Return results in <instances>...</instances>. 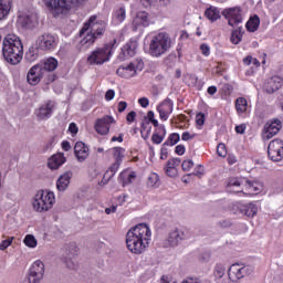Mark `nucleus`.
Wrapping results in <instances>:
<instances>
[{"label": "nucleus", "instance_id": "36", "mask_svg": "<svg viewBox=\"0 0 283 283\" xmlns=\"http://www.w3.org/2000/svg\"><path fill=\"white\" fill-rule=\"evenodd\" d=\"M113 19L116 23H123V21L127 19V11L125 10V7H120L117 10H115Z\"/></svg>", "mask_w": 283, "mask_h": 283}, {"label": "nucleus", "instance_id": "10", "mask_svg": "<svg viewBox=\"0 0 283 283\" xmlns=\"http://www.w3.org/2000/svg\"><path fill=\"white\" fill-rule=\"evenodd\" d=\"M35 43L39 50H43L44 52H52L56 50L59 45V36L51 33H44L38 36Z\"/></svg>", "mask_w": 283, "mask_h": 283}, {"label": "nucleus", "instance_id": "46", "mask_svg": "<svg viewBox=\"0 0 283 283\" xmlns=\"http://www.w3.org/2000/svg\"><path fill=\"white\" fill-rule=\"evenodd\" d=\"M120 167V161H115L109 169L106 171V176H115Z\"/></svg>", "mask_w": 283, "mask_h": 283}, {"label": "nucleus", "instance_id": "50", "mask_svg": "<svg viewBox=\"0 0 283 283\" xmlns=\"http://www.w3.org/2000/svg\"><path fill=\"white\" fill-rule=\"evenodd\" d=\"M217 154L221 158L227 157V146L224 144H219L217 147Z\"/></svg>", "mask_w": 283, "mask_h": 283}, {"label": "nucleus", "instance_id": "7", "mask_svg": "<svg viewBox=\"0 0 283 283\" xmlns=\"http://www.w3.org/2000/svg\"><path fill=\"white\" fill-rule=\"evenodd\" d=\"M56 202V196L50 190H39L33 198V209L38 213L50 211Z\"/></svg>", "mask_w": 283, "mask_h": 283}, {"label": "nucleus", "instance_id": "37", "mask_svg": "<svg viewBox=\"0 0 283 283\" xmlns=\"http://www.w3.org/2000/svg\"><path fill=\"white\" fill-rule=\"evenodd\" d=\"M39 59V46H31L25 53V60L29 61V63H34Z\"/></svg>", "mask_w": 283, "mask_h": 283}, {"label": "nucleus", "instance_id": "59", "mask_svg": "<svg viewBox=\"0 0 283 283\" xmlns=\"http://www.w3.org/2000/svg\"><path fill=\"white\" fill-rule=\"evenodd\" d=\"M138 104L140 105V107H149V98L147 97H140L138 99Z\"/></svg>", "mask_w": 283, "mask_h": 283}, {"label": "nucleus", "instance_id": "38", "mask_svg": "<svg viewBox=\"0 0 283 283\" xmlns=\"http://www.w3.org/2000/svg\"><path fill=\"white\" fill-rule=\"evenodd\" d=\"M113 158H115V163H123V158H125V148L123 147H114L111 149Z\"/></svg>", "mask_w": 283, "mask_h": 283}, {"label": "nucleus", "instance_id": "53", "mask_svg": "<svg viewBox=\"0 0 283 283\" xmlns=\"http://www.w3.org/2000/svg\"><path fill=\"white\" fill-rule=\"evenodd\" d=\"M196 138V134H191L189 132H184L181 135V140L187 142V140H193Z\"/></svg>", "mask_w": 283, "mask_h": 283}, {"label": "nucleus", "instance_id": "41", "mask_svg": "<svg viewBox=\"0 0 283 283\" xmlns=\"http://www.w3.org/2000/svg\"><path fill=\"white\" fill-rule=\"evenodd\" d=\"M180 143V134L172 133L168 136L167 140L164 143V146L174 147V145H178Z\"/></svg>", "mask_w": 283, "mask_h": 283}, {"label": "nucleus", "instance_id": "62", "mask_svg": "<svg viewBox=\"0 0 283 283\" xmlns=\"http://www.w3.org/2000/svg\"><path fill=\"white\" fill-rule=\"evenodd\" d=\"M126 120L128 123H134L136 120V112L132 111L130 113L127 114Z\"/></svg>", "mask_w": 283, "mask_h": 283}, {"label": "nucleus", "instance_id": "31", "mask_svg": "<svg viewBox=\"0 0 283 283\" xmlns=\"http://www.w3.org/2000/svg\"><path fill=\"white\" fill-rule=\"evenodd\" d=\"M12 10V0H0V21L7 19Z\"/></svg>", "mask_w": 283, "mask_h": 283}, {"label": "nucleus", "instance_id": "45", "mask_svg": "<svg viewBox=\"0 0 283 283\" xmlns=\"http://www.w3.org/2000/svg\"><path fill=\"white\" fill-rule=\"evenodd\" d=\"M159 180H160V177L158 176V174L151 172L148 177V187H156Z\"/></svg>", "mask_w": 283, "mask_h": 283}, {"label": "nucleus", "instance_id": "48", "mask_svg": "<svg viewBox=\"0 0 283 283\" xmlns=\"http://www.w3.org/2000/svg\"><path fill=\"white\" fill-rule=\"evenodd\" d=\"M182 171H191L193 169V160L187 159L181 164Z\"/></svg>", "mask_w": 283, "mask_h": 283}, {"label": "nucleus", "instance_id": "42", "mask_svg": "<svg viewBox=\"0 0 283 283\" xmlns=\"http://www.w3.org/2000/svg\"><path fill=\"white\" fill-rule=\"evenodd\" d=\"M23 243L29 249H36L39 241H36V238L34 237V234H27L23 239Z\"/></svg>", "mask_w": 283, "mask_h": 283}, {"label": "nucleus", "instance_id": "51", "mask_svg": "<svg viewBox=\"0 0 283 283\" xmlns=\"http://www.w3.org/2000/svg\"><path fill=\"white\" fill-rule=\"evenodd\" d=\"M185 151H187V148L182 144L177 145L175 148V154H177V156H185Z\"/></svg>", "mask_w": 283, "mask_h": 283}, {"label": "nucleus", "instance_id": "20", "mask_svg": "<svg viewBox=\"0 0 283 283\" xmlns=\"http://www.w3.org/2000/svg\"><path fill=\"white\" fill-rule=\"evenodd\" d=\"M74 155L77 163H85L90 158V147L83 142H77L74 146Z\"/></svg>", "mask_w": 283, "mask_h": 283}, {"label": "nucleus", "instance_id": "25", "mask_svg": "<svg viewBox=\"0 0 283 283\" xmlns=\"http://www.w3.org/2000/svg\"><path fill=\"white\" fill-rule=\"evenodd\" d=\"M149 25V14L145 11L137 13L133 20L134 30H140V28H147Z\"/></svg>", "mask_w": 283, "mask_h": 283}, {"label": "nucleus", "instance_id": "11", "mask_svg": "<svg viewBox=\"0 0 283 283\" xmlns=\"http://www.w3.org/2000/svg\"><path fill=\"white\" fill-rule=\"evenodd\" d=\"M268 156L273 163H280L283 159V142L273 139L268 146Z\"/></svg>", "mask_w": 283, "mask_h": 283}, {"label": "nucleus", "instance_id": "13", "mask_svg": "<svg viewBox=\"0 0 283 283\" xmlns=\"http://www.w3.org/2000/svg\"><path fill=\"white\" fill-rule=\"evenodd\" d=\"M116 123V119H114L111 115H105L102 118L96 119L94 129L101 136H107L109 134V129L112 125Z\"/></svg>", "mask_w": 283, "mask_h": 283}, {"label": "nucleus", "instance_id": "9", "mask_svg": "<svg viewBox=\"0 0 283 283\" xmlns=\"http://www.w3.org/2000/svg\"><path fill=\"white\" fill-rule=\"evenodd\" d=\"M145 67V63L143 60H135L130 62L128 65H122L117 69L118 76L122 78H132L138 74V72H143Z\"/></svg>", "mask_w": 283, "mask_h": 283}, {"label": "nucleus", "instance_id": "6", "mask_svg": "<svg viewBox=\"0 0 283 283\" xmlns=\"http://www.w3.org/2000/svg\"><path fill=\"white\" fill-rule=\"evenodd\" d=\"M117 43V40L104 44L102 48H97L91 52L87 56L88 65H103L104 63H109L112 55L114 54V48Z\"/></svg>", "mask_w": 283, "mask_h": 283}, {"label": "nucleus", "instance_id": "29", "mask_svg": "<svg viewBox=\"0 0 283 283\" xmlns=\"http://www.w3.org/2000/svg\"><path fill=\"white\" fill-rule=\"evenodd\" d=\"M167 136V128H165V125H160L156 132L151 136V140L154 145H160L163 140H165V137Z\"/></svg>", "mask_w": 283, "mask_h": 283}, {"label": "nucleus", "instance_id": "32", "mask_svg": "<svg viewBox=\"0 0 283 283\" xmlns=\"http://www.w3.org/2000/svg\"><path fill=\"white\" fill-rule=\"evenodd\" d=\"M243 34H244V28L238 27L237 29L232 30L231 36H230V42L233 45H240V43H242Z\"/></svg>", "mask_w": 283, "mask_h": 283}, {"label": "nucleus", "instance_id": "18", "mask_svg": "<svg viewBox=\"0 0 283 283\" xmlns=\"http://www.w3.org/2000/svg\"><path fill=\"white\" fill-rule=\"evenodd\" d=\"M41 78H43V67L40 64H35L29 70L27 81L29 85H39Z\"/></svg>", "mask_w": 283, "mask_h": 283}, {"label": "nucleus", "instance_id": "61", "mask_svg": "<svg viewBox=\"0 0 283 283\" xmlns=\"http://www.w3.org/2000/svg\"><path fill=\"white\" fill-rule=\"evenodd\" d=\"M144 8H149L156 3V0H139Z\"/></svg>", "mask_w": 283, "mask_h": 283}, {"label": "nucleus", "instance_id": "21", "mask_svg": "<svg viewBox=\"0 0 283 283\" xmlns=\"http://www.w3.org/2000/svg\"><path fill=\"white\" fill-rule=\"evenodd\" d=\"M54 112V102L49 101L46 104L42 105L38 111H35V116L39 120H48L52 117Z\"/></svg>", "mask_w": 283, "mask_h": 283}, {"label": "nucleus", "instance_id": "55", "mask_svg": "<svg viewBox=\"0 0 283 283\" xmlns=\"http://www.w3.org/2000/svg\"><path fill=\"white\" fill-rule=\"evenodd\" d=\"M167 156H169V150L167 149V146L163 144L161 149H160V159L166 160Z\"/></svg>", "mask_w": 283, "mask_h": 283}, {"label": "nucleus", "instance_id": "56", "mask_svg": "<svg viewBox=\"0 0 283 283\" xmlns=\"http://www.w3.org/2000/svg\"><path fill=\"white\" fill-rule=\"evenodd\" d=\"M196 123L199 126L205 125V114L203 113H198L196 116Z\"/></svg>", "mask_w": 283, "mask_h": 283}, {"label": "nucleus", "instance_id": "16", "mask_svg": "<svg viewBox=\"0 0 283 283\" xmlns=\"http://www.w3.org/2000/svg\"><path fill=\"white\" fill-rule=\"evenodd\" d=\"M282 129V122L280 119H272L264 125L263 138L271 140L273 136H277Z\"/></svg>", "mask_w": 283, "mask_h": 283}, {"label": "nucleus", "instance_id": "24", "mask_svg": "<svg viewBox=\"0 0 283 283\" xmlns=\"http://www.w3.org/2000/svg\"><path fill=\"white\" fill-rule=\"evenodd\" d=\"M234 107L240 118H247L249 116V101L244 97H238L234 102Z\"/></svg>", "mask_w": 283, "mask_h": 283}, {"label": "nucleus", "instance_id": "64", "mask_svg": "<svg viewBox=\"0 0 283 283\" xmlns=\"http://www.w3.org/2000/svg\"><path fill=\"white\" fill-rule=\"evenodd\" d=\"M62 149L64 151H70V149H72V145L70 144V142L67 140L62 142Z\"/></svg>", "mask_w": 283, "mask_h": 283}, {"label": "nucleus", "instance_id": "12", "mask_svg": "<svg viewBox=\"0 0 283 283\" xmlns=\"http://www.w3.org/2000/svg\"><path fill=\"white\" fill-rule=\"evenodd\" d=\"M182 240H187V233L182 230L175 229L169 232L166 240L163 241V247L169 249L170 247H178Z\"/></svg>", "mask_w": 283, "mask_h": 283}, {"label": "nucleus", "instance_id": "26", "mask_svg": "<svg viewBox=\"0 0 283 283\" xmlns=\"http://www.w3.org/2000/svg\"><path fill=\"white\" fill-rule=\"evenodd\" d=\"M178 166H180V158L169 159L165 167V174L168 175L169 178H176V176H178Z\"/></svg>", "mask_w": 283, "mask_h": 283}, {"label": "nucleus", "instance_id": "54", "mask_svg": "<svg viewBox=\"0 0 283 283\" xmlns=\"http://www.w3.org/2000/svg\"><path fill=\"white\" fill-rule=\"evenodd\" d=\"M181 283H202V280L200 277L188 276Z\"/></svg>", "mask_w": 283, "mask_h": 283}, {"label": "nucleus", "instance_id": "35", "mask_svg": "<svg viewBox=\"0 0 283 283\" xmlns=\"http://www.w3.org/2000/svg\"><path fill=\"white\" fill-rule=\"evenodd\" d=\"M123 187H127V185H132L133 180H136V172L125 171L119 175Z\"/></svg>", "mask_w": 283, "mask_h": 283}, {"label": "nucleus", "instance_id": "49", "mask_svg": "<svg viewBox=\"0 0 283 283\" xmlns=\"http://www.w3.org/2000/svg\"><path fill=\"white\" fill-rule=\"evenodd\" d=\"M199 50L203 56H210L211 54V48L207 43L201 44Z\"/></svg>", "mask_w": 283, "mask_h": 283}, {"label": "nucleus", "instance_id": "27", "mask_svg": "<svg viewBox=\"0 0 283 283\" xmlns=\"http://www.w3.org/2000/svg\"><path fill=\"white\" fill-rule=\"evenodd\" d=\"M72 180V172L66 171L63 175H61L56 181V189L59 191H65L67 187H70V181Z\"/></svg>", "mask_w": 283, "mask_h": 283}, {"label": "nucleus", "instance_id": "40", "mask_svg": "<svg viewBox=\"0 0 283 283\" xmlns=\"http://www.w3.org/2000/svg\"><path fill=\"white\" fill-rule=\"evenodd\" d=\"M243 213L248 218H254L258 214V206L255 203H248L243 207Z\"/></svg>", "mask_w": 283, "mask_h": 283}, {"label": "nucleus", "instance_id": "28", "mask_svg": "<svg viewBox=\"0 0 283 283\" xmlns=\"http://www.w3.org/2000/svg\"><path fill=\"white\" fill-rule=\"evenodd\" d=\"M61 165H65V155H63V153L53 155L48 161V167L50 169H59Z\"/></svg>", "mask_w": 283, "mask_h": 283}, {"label": "nucleus", "instance_id": "3", "mask_svg": "<svg viewBox=\"0 0 283 283\" xmlns=\"http://www.w3.org/2000/svg\"><path fill=\"white\" fill-rule=\"evenodd\" d=\"M85 1L87 0H42V3L53 17H69Z\"/></svg>", "mask_w": 283, "mask_h": 283}, {"label": "nucleus", "instance_id": "5", "mask_svg": "<svg viewBox=\"0 0 283 283\" xmlns=\"http://www.w3.org/2000/svg\"><path fill=\"white\" fill-rule=\"evenodd\" d=\"M105 22H96V15L91 17L90 20L86 23H84V27L81 30V34H85L87 30H91V32L87 33L82 40V45H93L96 39L103 36V34L105 33Z\"/></svg>", "mask_w": 283, "mask_h": 283}, {"label": "nucleus", "instance_id": "39", "mask_svg": "<svg viewBox=\"0 0 283 283\" xmlns=\"http://www.w3.org/2000/svg\"><path fill=\"white\" fill-rule=\"evenodd\" d=\"M136 48H137L136 42H129L122 49V52L124 56H135Z\"/></svg>", "mask_w": 283, "mask_h": 283}, {"label": "nucleus", "instance_id": "33", "mask_svg": "<svg viewBox=\"0 0 283 283\" xmlns=\"http://www.w3.org/2000/svg\"><path fill=\"white\" fill-rule=\"evenodd\" d=\"M205 17L213 23L220 19V10L217 7H210L205 11Z\"/></svg>", "mask_w": 283, "mask_h": 283}, {"label": "nucleus", "instance_id": "57", "mask_svg": "<svg viewBox=\"0 0 283 283\" xmlns=\"http://www.w3.org/2000/svg\"><path fill=\"white\" fill-rule=\"evenodd\" d=\"M20 21H24L23 25L28 27V25H32V17L31 15H25V17H21Z\"/></svg>", "mask_w": 283, "mask_h": 283}, {"label": "nucleus", "instance_id": "1", "mask_svg": "<svg viewBox=\"0 0 283 283\" xmlns=\"http://www.w3.org/2000/svg\"><path fill=\"white\" fill-rule=\"evenodd\" d=\"M151 242V229L146 223H139L126 233V247L130 253L143 255Z\"/></svg>", "mask_w": 283, "mask_h": 283}, {"label": "nucleus", "instance_id": "15", "mask_svg": "<svg viewBox=\"0 0 283 283\" xmlns=\"http://www.w3.org/2000/svg\"><path fill=\"white\" fill-rule=\"evenodd\" d=\"M222 14L228 20V25H230L231 28L242 23V10L240 9V7H232L226 9Z\"/></svg>", "mask_w": 283, "mask_h": 283}, {"label": "nucleus", "instance_id": "52", "mask_svg": "<svg viewBox=\"0 0 283 283\" xmlns=\"http://www.w3.org/2000/svg\"><path fill=\"white\" fill-rule=\"evenodd\" d=\"M69 132L72 136H76L78 134V126H76V123H71L69 125Z\"/></svg>", "mask_w": 283, "mask_h": 283}, {"label": "nucleus", "instance_id": "19", "mask_svg": "<svg viewBox=\"0 0 283 283\" xmlns=\"http://www.w3.org/2000/svg\"><path fill=\"white\" fill-rule=\"evenodd\" d=\"M283 80L279 75H274L270 78H268L263 85L264 92L266 94H275L280 87H282Z\"/></svg>", "mask_w": 283, "mask_h": 283}, {"label": "nucleus", "instance_id": "60", "mask_svg": "<svg viewBox=\"0 0 283 283\" xmlns=\"http://www.w3.org/2000/svg\"><path fill=\"white\" fill-rule=\"evenodd\" d=\"M160 283H178V281L171 279V276L164 275L160 279Z\"/></svg>", "mask_w": 283, "mask_h": 283}, {"label": "nucleus", "instance_id": "58", "mask_svg": "<svg viewBox=\"0 0 283 283\" xmlns=\"http://www.w3.org/2000/svg\"><path fill=\"white\" fill-rule=\"evenodd\" d=\"M116 96V92L114 90H108L105 94L106 101H114V97Z\"/></svg>", "mask_w": 283, "mask_h": 283}, {"label": "nucleus", "instance_id": "2", "mask_svg": "<svg viewBox=\"0 0 283 283\" xmlns=\"http://www.w3.org/2000/svg\"><path fill=\"white\" fill-rule=\"evenodd\" d=\"M2 56L10 65L23 61V42L17 34H7L2 40Z\"/></svg>", "mask_w": 283, "mask_h": 283}, {"label": "nucleus", "instance_id": "22", "mask_svg": "<svg viewBox=\"0 0 283 283\" xmlns=\"http://www.w3.org/2000/svg\"><path fill=\"white\" fill-rule=\"evenodd\" d=\"M264 189V186L258 181H245L242 196H258Z\"/></svg>", "mask_w": 283, "mask_h": 283}, {"label": "nucleus", "instance_id": "43", "mask_svg": "<svg viewBox=\"0 0 283 283\" xmlns=\"http://www.w3.org/2000/svg\"><path fill=\"white\" fill-rule=\"evenodd\" d=\"M224 273H227V268H224L222 263H218L213 270L216 280H222V277H224Z\"/></svg>", "mask_w": 283, "mask_h": 283}, {"label": "nucleus", "instance_id": "47", "mask_svg": "<svg viewBox=\"0 0 283 283\" xmlns=\"http://www.w3.org/2000/svg\"><path fill=\"white\" fill-rule=\"evenodd\" d=\"M12 242H14V237H10L9 239L3 240L0 243V251H6L8 247H12Z\"/></svg>", "mask_w": 283, "mask_h": 283}, {"label": "nucleus", "instance_id": "34", "mask_svg": "<svg viewBox=\"0 0 283 283\" xmlns=\"http://www.w3.org/2000/svg\"><path fill=\"white\" fill-rule=\"evenodd\" d=\"M248 32H258V28H260V17L254 15L250 18L245 24Z\"/></svg>", "mask_w": 283, "mask_h": 283}, {"label": "nucleus", "instance_id": "8", "mask_svg": "<svg viewBox=\"0 0 283 283\" xmlns=\"http://www.w3.org/2000/svg\"><path fill=\"white\" fill-rule=\"evenodd\" d=\"M255 269L253 268V265H242L239 263H234L229 268L228 275L232 282H235L238 280H242L249 275H252Z\"/></svg>", "mask_w": 283, "mask_h": 283}, {"label": "nucleus", "instance_id": "30", "mask_svg": "<svg viewBox=\"0 0 283 283\" xmlns=\"http://www.w3.org/2000/svg\"><path fill=\"white\" fill-rule=\"evenodd\" d=\"M42 72H54L59 67V60L54 57L45 59L41 64Z\"/></svg>", "mask_w": 283, "mask_h": 283}, {"label": "nucleus", "instance_id": "4", "mask_svg": "<svg viewBox=\"0 0 283 283\" xmlns=\"http://www.w3.org/2000/svg\"><path fill=\"white\" fill-rule=\"evenodd\" d=\"M171 35L163 31L151 35L149 41L148 54L154 59H160L164 54H167L171 50Z\"/></svg>", "mask_w": 283, "mask_h": 283}, {"label": "nucleus", "instance_id": "17", "mask_svg": "<svg viewBox=\"0 0 283 283\" xmlns=\"http://www.w3.org/2000/svg\"><path fill=\"white\" fill-rule=\"evenodd\" d=\"M157 112L160 120H169V116L174 113V101H171V98H166L157 106Z\"/></svg>", "mask_w": 283, "mask_h": 283}, {"label": "nucleus", "instance_id": "63", "mask_svg": "<svg viewBox=\"0 0 283 283\" xmlns=\"http://www.w3.org/2000/svg\"><path fill=\"white\" fill-rule=\"evenodd\" d=\"M235 132H237V134H244V132H247V125L241 124L239 126H235Z\"/></svg>", "mask_w": 283, "mask_h": 283}, {"label": "nucleus", "instance_id": "14", "mask_svg": "<svg viewBox=\"0 0 283 283\" xmlns=\"http://www.w3.org/2000/svg\"><path fill=\"white\" fill-rule=\"evenodd\" d=\"M43 275H45V264L41 260H36L30 268L29 282L39 283L43 280Z\"/></svg>", "mask_w": 283, "mask_h": 283}, {"label": "nucleus", "instance_id": "23", "mask_svg": "<svg viewBox=\"0 0 283 283\" xmlns=\"http://www.w3.org/2000/svg\"><path fill=\"white\" fill-rule=\"evenodd\" d=\"M227 191H229V193H239V196L242 197V193L244 191V179H240V178L230 179L227 186Z\"/></svg>", "mask_w": 283, "mask_h": 283}, {"label": "nucleus", "instance_id": "44", "mask_svg": "<svg viewBox=\"0 0 283 283\" xmlns=\"http://www.w3.org/2000/svg\"><path fill=\"white\" fill-rule=\"evenodd\" d=\"M64 263L66 264L67 269H71L72 271H76V269H78V262L76 259L66 258Z\"/></svg>", "mask_w": 283, "mask_h": 283}]
</instances>
